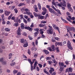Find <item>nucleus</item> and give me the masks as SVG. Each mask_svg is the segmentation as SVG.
<instances>
[{
  "instance_id": "obj_10",
  "label": "nucleus",
  "mask_w": 75,
  "mask_h": 75,
  "mask_svg": "<svg viewBox=\"0 0 75 75\" xmlns=\"http://www.w3.org/2000/svg\"><path fill=\"white\" fill-rule=\"evenodd\" d=\"M50 51H55V46L54 45H52L51 46V50Z\"/></svg>"
},
{
  "instance_id": "obj_8",
  "label": "nucleus",
  "mask_w": 75,
  "mask_h": 75,
  "mask_svg": "<svg viewBox=\"0 0 75 75\" xmlns=\"http://www.w3.org/2000/svg\"><path fill=\"white\" fill-rule=\"evenodd\" d=\"M66 72H72V69L71 67L68 68L66 69Z\"/></svg>"
},
{
  "instance_id": "obj_52",
  "label": "nucleus",
  "mask_w": 75,
  "mask_h": 75,
  "mask_svg": "<svg viewBox=\"0 0 75 75\" xmlns=\"http://www.w3.org/2000/svg\"><path fill=\"white\" fill-rule=\"evenodd\" d=\"M46 12L44 11L42 13V15H45L46 14Z\"/></svg>"
},
{
  "instance_id": "obj_31",
  "label": "nucleus",
  "mask_w": 75,
  "mask_h": 75,
  "mask_svg": "<svg viewBox=\"0 0 75 75\" xmlns=\"http://www.w3.org/2000/svg\"><path fill=\"white\" fill-rule=\"evenodd\" d=\"M21 18V19H24V17L23 16V15L22 14H21L19 16Z\"/></svg>"
},
{
  "instance_id": "obj_36",
  "label": "nucleus",
  "mask_w": 75,
  "mask_h": 75,
  "mask_svg": "<svg viewBox=\"0 0 75 75\" xmlns=\"http://www.w3.org/2000/svg\"><path fill=\"white\" fill-rule=\"evenodd\" d=\"M61 18L62 20V21H64V22H65V23H68V22H67V21L64 19L62 18V17H61Z\"/></svg>"
},
{
  "instance_id": "obj_56",
  "label": "nucleus",
  "mask_w": 75,
  "mask_h": 75,
  "mask_svg": "<svg viewBox=\"0 0 75 75\" xmlns=\"http://www.w3.org/2000/svg\"><path fill=\"white\" fill-rule=\"evenodd\" d=\"M30 10H28V8H26L25 9V11H26V13L28 11Z\"/></svg>"
},
{
  "instance_id": "obj_53",
  "label": "nucleus",
  "mask_w": 75,
  "mask_h": 75,
  "mask_svg": "<svg viewBox=\"0 0 75 75\" xmlns=\"http://www.w3.org/2000/svg\"><path fill=\"white\" fill-rule=\"evenodd\" d=\"M28 37L29 39H30V40H32L33 39V38L31 37L30 36V35L28 36Z\"/></svg>"
},
{
  "instance_id": "obj_43",
  "label": "nucleus",
  "mask_w": 75,
  "mask_h": 75,
  "mask_svg": "<svg viewBox=\"0 0 75 75\" xmlns=\"http://www.w3.org/2000/svg\"><path fill=\"white\" fill-rule=\"evenodd\" d=\"M31 71H33V64H31Z\"/></svg>"
},
{
  "instance_id": "obj_55",
  "label": "nucleus",
  "mask_w": 75,
  "mask_h": 75,
  "mask_svg": "<svg viewBox=\"0 0 75 75\" xmlns=\"http://www.w3.org/2000/svg\"><path fill=\"white\" fill-rule=\"evenodd\" d=\"M11 20H15V17L14 16H13L11 18Z\"/></svg>"
},
{
  "instance_id": "obj_49",
  "label": "nucleus",
  "mask_w": 75,
  "mask_h": 75,
  "mask_svg": "<svg viewBox=\"0 0 75 75\" xmlns=\"http://www.w3.org/2000/svg\"><path fill=\"white\" fill-rule=\"evenodd\" d=\"M41 23H43V24H45V23H47V22L45 21H42L41 22Z\"/></svg>"
},
{
  "instance_id": "obj_45",
  "label": "nucleus",
  "mask_w": 75,
  "mask_h": 75,
  "mask_svg": "<svg viewBox=\"0 0 75 75\" xmlns=\"http://www.w3.org/2000/svg\"><path fill=\"white\" fill-rule=\"evenodd\" d=\"M23 35H24V36H26L27 35V33L25 32H23Z\"/></svg>"
},
{
  "instance_id": "obj_33",
  "label": "nucleus",
  "mask_w": 75,
  "mask_h": 75,
  "mask_svg": "<svg viewBox=\"0 0 75 75\" xmlns=\"http://www.w3.org/2000/svg\"><path fill=\"white\" fill-rule=\"evenodd\" d=\"M46 59L47 60H50L51 59V57H47L46 58Z\"/></svg>"
},
{
  "instance_id": "obj_14",
  "label": "nucleus",
  "mask_w": 75,
  "mask_h": 75,
  "mask_svg": "<svg viewBox=\"0 0 75 75\" xmlns=\"http://www.w3.org/2000/svg\"><path fill=\"white\" fill-rule=\"evenodd\" d=\"M57 44L58 45H60V46H62V42H57Z\"/></svg>"
},
{
  "instance_id": "obj_16",
  "label": "nucleus",
  "mask_w": 75,
  "mask_h": 75,
  "mask_svg": "<svg viewBox=\"0 0 75 75\" xmlns=\"http://www.w3.org/2000/svg\"><path fill=\"white\" fill-rule=\"evenodd\" d=\"M38 6L39 9L41 10V4H40V3H38Z\"/></svg>"
},
{
  "instance_id": "obj_57",
  "label": "nucleus",
  "mask_w": 75,
  "mask_h": 75,
  "mask_svg": "<svg viewBox=\"0 0 75 75\" xmlns=\"http://www.w3.org/2000/svg\"><path fill=\"white\" fill-rule=\"evenodd\" d=\"M52 61L53 62V63L55 64L56 62L55 61V59H52Z\"/></svg>"
},
{
  "instance_id": "obj_27",
  "label": "nucleus",
  "mask_w": 75,
  "mask_h": 75,
  "mask_svg": "<svg viewBox=\"0 0 75 75\" xmlns=\"http://www.w3.org/2000/svg\"><path fill=\"white\" fill-rule=\"evenodd\" d=\"M44 26H45V24H40L39 25L40 27H44Z\"/></svg>"
},
{
  "instance_id": "obj_9",
  "label": "nucleus",
  "mask_w": 75,
  "mask_h": 75,
  "mask_svg": "<svg viewBox=\"0 0 75 75\" xmlns=\"http://www.w3.org/2000/svg\"><path fill=\"white\" fill-rule=\"evenodd\" d=\"M25 29H27V30H28L29 31H32L33 30V28H30L28 26H25Z\"/></svg>"
},
{
  "instance_id": "obj_18",
  "label": "nucleus",
  "mask_w": 75,
  "mask_h": 75,
  "mask_svg": "<svg viewBox=\"0 0 75 75\" xmlns=\"http://www.w3.org/2000/svg\"><path fill=\"white\" fill-rule=\"evenodd\" d=\"M68 17L70 19V20H75V17H73L72 18H71V16H68Z\"/></svg>"
},
{
  "instance_id": "obj_28",
  "label": "nucleus",
  "mask_w": 75,
  "mask_h": 75,
  "mask_svg": "<svg viewBox=\"0 0 75 75\" xmlns=\"http://www.w3.org/2000/svg\"><path fill=\"white\" fill-rule=\"evenodd\" d=\"M55 28L56 30L58 31L59 33H60V31H59V28L58 27H56Z\"/></svg>"
},
{
  "instance_id": "obj_20",
  "label": "nucleus",
  "mask_w": 75,
  "mask_h": 75,
  "mask_svg": "<svg viewBox=\"0 0 75 75\" xmlns=\"http://www.w3.org/2000/svg\"><path fill=\"white\" fill-rule=\"evenodd\" d=\"M35 17H39V15L37 13H36L35 12L33 13Z\"/></svg>"
},
{
  "instance_id": "obj_39",
  "label": "nucleus",
  "mask_w": 75,
  "mask_h": 75,
  "mask_svg": "<svg viewBox=\"0 0 75 75\" xmlns=\"http://www.w3.org/2000/svg\"><path fill=\"white\" fill-rule=\"evenodd\" d=\"M12 16H13V14H11V15L9 16L8 17V20H10V19H11V17H12Z\"/></svg>"
},
{
  "instance_id": "obj_17",
  "label": "nucleus",
  "mask_w": 75,
  "mask_h": 75,
  "mask_svg": "<svg viewBox=\"0 0 75 75\" xmlns=\"http://www.w3.org/2000/svg\"><path fill=\"white\" fill-rule=\"evenodd\" d=\"M38 18L39 19H44V16H40V15H39V16H38Z\"/></svg>"
},
{
  "instance_id": "obj_41",
  "label": "nucleus",
  "mask_w": 75,
  "mask_h": 75,
  "mask_svg": "<svg viewBox=\"0 0 75 75\" xmlns=\"http://www.w3.org/2000/svg\"><path fill=\"white\" fill-rule=\"evenodd\" d=\"M26 1H27V3H28V4L31 2V0H26Z\"/></svg>"
},
{
  "instance_id": "obj_54",
  "label": "nucleus",
  "mask_w": 75,
  "mask_h": 75,
  "mask_svg": "<svg viewBox=\"0 0 75 75\" xmlns=\"http://www.w3.org/2000/svg\"><path fill=\"white\" fill-rule=\"evenodd\" d=\"M30 27H32L33 28V27H34V23H32V24L30 26Z\"/></svg>"
},
{
  "instance_id": "obj_62",
  "label": "nucleus",
  "mask_w": 75,
  "mask_h": 75,
  "mask_svg": "<svg viewBox=\"0 0 75 75\" xmlns=\"http://www.w3.org/2000/svg\"><path fill=\"white\" fill-rule=\"evenodd\" d=\"M38 65L40 66V68H42V64H39Z\"/></svg>"
},
{
  "instance_id": "obj_42",
  "label": "nucleus",
  "mask_w": 75,
  "mask_h": 75,
  "mask_svg": "<svg viewBox=\"0 0 75 75\" xmlns=\"http://www.w3.org/2000/svg\"><path fill=\"white\" fill-rule=\"evenodd\" d=\"M34 31H37V32H38V31H39V28H37L34 29Z\"/></svg>"
},
{
  "instance_id": "obj_29",
  "label": "nucleus",
  "mask_w": 75,
  "mask_h": 75,
  "mask_svg": "<svg viewBox=\"0 0 75 75\" xmlns=\"http://www.w3.org/2000/svg\"><path fill=\"white\" fill-rule=\"evenodd\" d=\"M18 25H19L18 23H15L13 25L14 26H15V27H18Z\"/></svg>"
},
{
  "instance_id": "obj_59",
  "label": "nucleus",
  "mask_w": 75,
  "mask_h": 75,
  "mask_svg": "<svg viewBox=\"0 0 75 75\" xmlns=\"http://www.w3.org/2000/svg\"><path fill=\"white\" fill-rule=\"evenodd\" d=\"M56 74V72L55 71H54V72L51 74V75H55Z\"/></svg>"
},
{
  "instance_id": "obj_47",
  "label": "nucleus",
  "mask_w": 75,
  "mask_h": 75,
  "mask_svg": "<svg viewBox=\"0 0 75 75\" xmlns=\"http://www.w3.org/2000/svg\"><path fill=\"white\" fill-rule=\"evenodd\" d=\"M5 30L6 31H10V29L7 28L5 29Z\"/></svg>"
},
{
  "instance_id": "obj_13",
  "label": "nucleus",
  "mask_w": 75,
  "mask_h": 75,
  "mask_svg": "<svg viewBox=\"0 0 75 75\" xmlns=\"http://www.w3.org/2000/svg\"><path fill=\"white\" fill-rule=\"evenodd\" d=\"M21 29H24L25 28V25H24V24L23 23H21Z\"/></svg>"
},
{
  "instance_id": "obj_2",
  "label": "nucleus",
  "mask_w": 75,
  "mask_h": 75,
  "mask_svg": "<svg viewBox=\"0 0 75 75\" xmlns=\"http://www.w3.org/2000/svg\"><path fill=\"white\" fill-rule=\"evenodd\" d=\"M49 10L51 13L52 14H55L56 13L54 10L53 9L51 8H49Z\"/></svg>"
},
{
  "instance_id": "obj_63",
  "label": "nucleus",
  "mask_w": 75,
  "mask_h": 75,
  "mask_svg": "<svg viewBox=\"0 0 75 75\" xmlns=\"http://www.w3.org/2000/svg\"><path fill=\"white\" fill-rule=\"evenodd\" d=\"M59 48L58 47H57L56 48V50L57 52H59V50L58 49Z\"/></svg>"
},
{
  "instance_id": "obj_12",
  "label": "nucleus",
  "mask_w": 75,
  "mask_h": 75,
  "mask_svg": "<svg viewBox=\"0 0 75 75\" xmlns=\"http://www.w3.org/2000/svg\"><path fill=\"white\" fill-rule=\"evenodd\" d=\"M10 13V12H8L7 11H6L5 12V15L6 16H8Z\"/></svg>"
},
{
  "instance_id": "obj_44",
  "label": "nucleus",
  "mask_w": 75,
  "mask_h": 75,
  "mask_svg": "<svg viewBox=\"0 0 75 75\" xmlns=\"http://www.w3.org/2000/svg\"><path fill=\"white\" fill-rule=\"evenodd\" d=\"M48 62L49 65H51V63H52V62L51 60L49 61Z\"/></svg>"
},
{
  "instance_id": "obj_1",
  "label": "nucleus",
  "mask_w": 75,
  "mask_h": 75,
  "mask_svg": "<svg viewBox=\"0 0 75 75\" xmlns=\"http://www.w3.org/2000/svg\"><path fill=\"white\" fill-rule=\"evenodd\" d=\"M54 30L52 28H49L48 30H47V33L49 34H52Z\"/></svg>"
},
{
  "instance_id": "obj_4",
  "label": "nucleus",
  "mask_w": 75,
  "mask_h": 75,
  "mask_svg": "<svg viewBox=\"0 0 75 75\" xmlns=\"http://www.w3.org/2000/svg\"><path fill=\"white\" fill-rule=\"evenodd\" d=\"M21 29H20V27H19L17 30V34L18 35H21V33L20 32H21Z\"/></svg>"
},
{
  "instance_id": "obj_61",
  "label": "nucleus",
  "mask_w": 75,
  "mask_h": 75,
  "mask_svg": "<svg viewBox=\"0 0 75 75\" xmlns=\"http://www.w3.org/2000/svg\"><path fill=\"white\" fill-rule=\"evenodd\" d=\"M67 43V42L66 41H64L63 42H62L63 45H65Z\"/></svg>"
},
{
  "instance_id": "obj_7",
  "label": "nucleus",
  "mask_w": 75,
  "mask_h": 75,
  "mask_svg": "<svg viewBox=\"0 0 75 75\" xmlns=\"http://www.w3.org/2000/svg\"><path fill=\"white\" fill-rule=\"evenodd\" d=\"M50 70H49V72L50 74H51L52 73V72H54V69L53 68L50 67Z\"/></svg>"
},
{
  "instance_id": "obj_48",
  "label": "nucleus",
  "mask_w": 75,
  "mask_h": 75,
  "mask_svg": "<svg viewBox=\"0 0 75 75\" xmlns=\"http://www.w3.org/2000/svg\"><path fill=\"white\" fill-rule=\"evenodd\" d=\"M67 6L68 7H71V4H69V3H67Z\"/></svg>"
},
{
  "instance_id": "obj_5",
  "label": "nucleus",
  "mask_w": 75,
  "mask_h": 75,
  "mask_svg": "<svg viewBox=\"0 0 75 75\" xmlns=\"http://www.w3.org/2000/svg\"><path fill=\"white\" fill-rule=\"evenodd\" d=\"M52 4H53V5H54L55 7L57 6H58V3L57 2H55V0H52Z\"/></svg>"
},
{
  "instance_id": "obj_32",
  "label": "nucleus",
  "mask_w": 75,
  "mask_h": 75,
  "mask_svg": "<svg viewBox=\"0 0 75 75\" xmlns=\"http://www.w3.org/2000/svg\"><path fill=\"white\" fill-rule=\"evenodd\" d=\"M2 63L3 65H5L6 64V61H3L2 62Z\"/></svg>"
},
{
  "instance_id": "obj_51",
  "label": "nucleus",
  "mask_w": 75,
  "mask_h": 75,
  "mask_svg": "<svg viewBox=\"0 0 75 75\" xmlns=\"http://www.w3.org/2000/svg\"><path fill=\"white\" fill-rule=\"evenodd\" d=\"M24 17L25 18H26V19H27V18H28V16L26 15H25L24 16Z\"/></svg>"
},
{
  "instance_id": "obj_46",
  "label": "nucleus",
  "mask_w": 75,
  "mask_h": 75,
  "mask_svg": "<svg viewBox=\"0 0 75 75\" xmlns=\"http://www.w3.org/2000/svg\"><path fill=\"white\" fill-rule=\"evenodd\" d=\"M4 60V58H2L0 59V62H3Z\"/></svg>"
},
{
  "instance_id": "obj_25",
  "label": "nucleus",
  "mask_w": 75,
  "mask_h": 75,
  "mask_svg": "<svg viewBox=\"0 0 75 75\" xmlns=\"http://www.w3.org/2000/svg\"><path fill=\"white\" fill-rule=\"evenodd\" d=\"M38 34V32H36L35 33H34V35L35 37H37V35Z\"/></svg>"
},
{
  "instance_id": "obj_26",
  "label": "nucleus",
  "mask_w": 75,
  "mask_h": 75,
  "mask_svg": "<svg viewBox=\"0 0 75 75\" xmlns=\"http://www.w3.org/2000/svg\"><path fill=\"white\" fill-rule=\"evenodd\" d=\"M24 4L23 3H20L18 5V6L19 7H21V6H24Z\"/></svg>"
},
{
  "instance_id": "obj_37",
  "label": "nucleus",
  "mask_w": 75,
  "mask_h": 75,
  "mask_svg": "<svg viewBox=\"0 0 75 75\" xmlns=\"http://www.w3.org/2000/svg\"><path fill=\"white\" fill-rule=\"evenodd\" d=\"M18 72V70H14V71H13V74H16V73H17Z\"/></svg>"
},
{
  "instance_id": "obj_60",
  "label": "nucleus",
  "mask_w": 75,
  "mask_h": 75,
  "mask_svg": "<svg viewBox=\"0 0 75 75\" xmlns=\"http://www.w3.org/2000/svg\"><path fill=\"white\" fill-rule=\"evenodd\" d=\"M36 69H37V71H40V68L38 67H36Z\"/></svg>"
},
{
  "instance_id": "obj_6",
  "label": "nucleus",
  "mask_w": 75,
  "mask_h": 75,
  "mask_svg": "<svg viewBox=\"0 0 75 75\" xmlns=\"http://www.w3.org/2000/svg\"><path fill=\"white\" fill-rule=\"evenodd\" d=\"M73 28V27L71 28V27H68V28L67 29V32L68 33H69L70 34H71V32L70 31H72V29Z\"/></svg>"
},
{
  "instance_id": "obj_11",
  "label": "nucleus",
  "mask_w": 75,
  "mask_h": 75,
  "mask_svg": "<svg viewBox=\"0 0 75 75\" xmlns=\"http://www.w3.org/2000/svg\"><path fill=\"white\" fill-rule=\"evenodd\" d=\"M20 41L21 43H23V44H24L25 42H27L26 41V40L24 39H21Z\"/></svg>"
},
{
  "instance_id": "obj_24",
  "label": "nucleus",
  "mask_w": 75,
  "mask_h": 75,
  "mask_svg": "<svg viewBox=\"0 0 75 75\" xmlns=\"http://www.w3.org/2000/svg\"><path fill=\"white\" fill-rule=\"evenodd\" d=\"M44 52H45V54L46 55H47V54H48L49 53H50V52L48 51L47 50H46L44 51Z\"/></svg>"
},
{
  "instance_id": "obj_15",
  "label": "nucleus",
  "mask_w": 75,
  "mask_h": 75,
  "mask_svg": "<svg viewBox=\"0 0 75 75\" xmlns=\"http://www.w3.org/2000/svg\"><path fill=\"white\" fill-rule=\"evenodd\" d=\"M16 22H18L19 23H21V20L20 19H18V18H16Z\"/></svg>"
},
{
  "instance_id": "obj_40",
  "label": "nucleus",
  "mask_w": 75,
  "mask_h": 75,
  "mask_svg": "<svg viewBox=\"0 0 75 75\" xmlns=\"http://www.w3.org/2000/svg\"><path fill=\"white\" fill-rule=\"evenodd\" d=\"M23 21L25 23H26V24H27V21L24 18L23 19Z\"/></svg>"
},
{
  "instance_id": "obj_35",
  "label": "nucleus",
  "mask_w": 75,
  "mask_h": 75,
  "mask_svg": "<svg viewBox=\"0 0 75 75\" xmlns=\"http://www.w3.org/2000/svg\"><path fill=\"white\" fill-rule=\"evenodd\" d=\"M44 71L45 73V74H48V72L47 71L46 69H44Z\"/></svg>"
},
{
  "instance_id": "obj_22",
  "label": "nucleus",
  "mask_w": 75,
  "mask_h": 75,
  "mask_svg": "<svg viewBox=\"0 0 75 75\" xmlns=\"http://www.w3.org/2000/svg\"><path fill=\"white\" fill-rule=\"evenodd\" d=\"M26 13L28 16H30V15H31V13H30V10L28 11L27 12H26Z\"/></svg>"
},
{
  "instance_id": "obj_34",
  "label": "nucleus",
  "mask_w": 75,
  "mask_h": 75,
  "mask_svg": "<svg viewBox=\"0 0 75 75\" xmlns=\"http://www.w3.org/2000/svg\"><path fill=\"white\" fill-rule=\"evenodd\" d=\"M37 49H36V48H35V47H33L32 48V51H35L37 50Z\"/></svg>"
},
{
  "instance_id": "obj_30",
  "label": "nucleus",
  "mask_w": 75,
  "mask_h": 75,
  "mask_svg": "<svg viewBox=\"0 0 75 75\" xmlns=\"http://www.w3.org/2000/svg\"><path fill=\"white\" fill-rule=\"evenodd\" d=\"M16 64V62H13L10 64V65L11 66H14Z\"/></svg>"
},
{
  "instance_id": "obj_21",
  "label": "nucleus",
  "mask_w": 75,
  "mask_h": 75,
  "mask_svg": "<svg viewBox=\"0 0 75 75\" xmlns=\"http://www.w3.org/2000/svg\"><path fill=\"white\" fill-rule=\"evenodd\" d=\"M42 10L43 11H45L46 12H47V9H46L44 7L42 8Z\"/></svg>"
},
{
  "instance_id": "obj_64",
  "label": "nucleus",
  "mask_w": 75,
  "mask_h": 75,
  "mask_svg": "<svg viewBox=\"0 0 75 75\" xmlns=\"http://www.w3.org/2000/svg\"><path fill=\"white\" fill-rule=\"evenodd\" d=\"M72 30L73 31V32L75 33V28H73Z\"/></svg>"
},
{
  "instance_id": "obj_50",
  "label": "nucleus",
  "mask_w": 75,
  "mask_h": 75,
  "mask_svg": "<svg viewBox=\"0 0 75 75\" xmlns=\"http://www.w3.org/2000/svg\"><path fill=\"white\" fill-rule=\"evenodd\" d=\"M57 12L58 13V14H60V15H61L62 14H61V12H60V11L58 10V11H57Z\"/></svg>"
},
{
  "instance_id": "obj_3",
  "label": "nucleus",
  "mask_w": 75,
  "mask_h": 75,
  "mask_svg": "<svg viewBox=\"0 0 75 75\" xmlns=\"http://www.w3.org/2000/svg\"><path fill=\"white\" fill-rule=\"evenodd\" d=\"M67 46L69 48V49H70V50H72V47L71 46V42H70V41L68 40L67 41Z\"/></svg>"
},
{
  "instance_id": "obj_19",
  "label": "nucleus",
  "mask_w": 75,
  "mask_h": 75,
  "mask_svg": "<svg viewBox=\"0 0 75 75\" xmlns=\"http://www.w3.org/2000/svg\"><path fill=\"white\" fill-rule=\"evenodd\" d=\"M25 43L23 45V47H27L28 46V43H27V42H25Z\"/></svg>"
},
{
  "instance_id": "obj_38",
  "label": "nucleus",
  "mask_w": 75,
  "mask_h": 75,
  "mask_svg": "<svg viewBox=\"0 0 75 75\" xmlns=\"http://www.w3.org/2000/svg\"><path fill=\"white\" fill-rule=\"evenodd\" d=\"M35 1V0H31V4H34Z\"/></svg>"
},
{
  "instance_id": "obj_58",
  "label": "nucleus",
  "mask_w": 75,
  "mask_h": 75,
  "mask_svg": "<svg viewBox=\"0 0 75 75\" xmlns=\"http://www.w3.org/2000/svg\"><path fill=\"white\" fill-rule=\"evenodd\" d=\"M69 75H75V73H72L69 74Z\"/></svg>"
},
{
  "instance_id": "obj_23",
  "label": "nucleus",
  "mask_w": 75,
  "mask_h": 75,
  "mask_svg": "<svg viewBox=\"0 0 75 75\" xmlns=\"http://www.w3.org/2000/svg\"><path fill=\"white\" fill-rule=\"evenodd\" d=\"M28 61L29 62V63H30V65L31 64H33V62H31V59H28Z\"/></svg>"
}]
</instances>
